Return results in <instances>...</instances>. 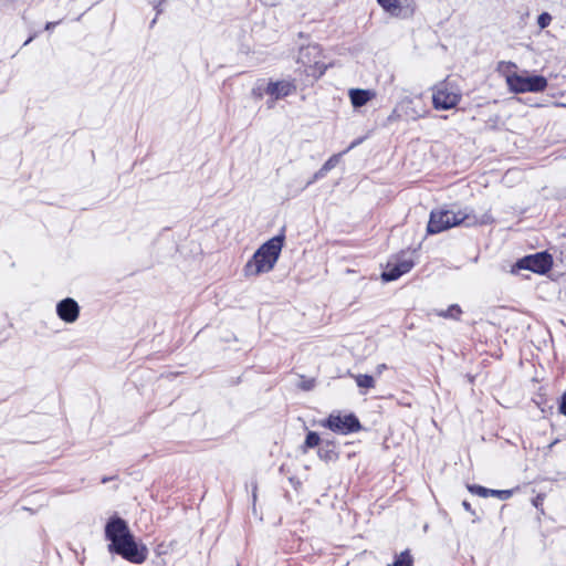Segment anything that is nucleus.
<instances>
[{
    "instance_id": "nucleus-1",
    "label": "nucleus",
    "mask_w": 566,
    "mask_h": 566,
    "mask_svg": "<svg viewBox=\"0 0 566 566\" xmlns=\"http://www.w3.org/2000/svg\"><path fill=\"white\" fill-rule=\"evenodd\" d=\"M105 537L111 542L108 545L109 552H114L134 564H142L146 560L147 547L135 542L127 523L123 518L112 517L107 522Z\"/></svg>"
},
{
    "instance_id": "nucleus-2",
    "label": "nucleus",
    "mask_w": 566,
    "mask_h": 566,
    "mask_svg": "<svg viewBox=\"0 0 566 566\" xmlns=\"http://www.w3.org/2000/svg\"><path fill=\"white\" fill-rule=\"evenodd\" d=\"M283 242L284 235L281 234L263 243L244 265V275L256 276L261 273L270 272L279 260Z\"/></svg>"
},
{
    "instance_id": "nucleus-3",
    "label": "nucleus",
    "mask_w": 566,
    "mask_h": 566,
    "mask_svg": "<svg viewBox=\"0 0 566 566\" xmlns=\"http://www.w3.org/2000/svg\"><path fill=\"white\" fill-rule=\"evenodd\" d=\"M476 222V217L471 216L464 210L453 211L446 209H437L430 212L427 232L429 234H437L460 224L470 227L475 224Z\"/></svg>"
},
{
    "instance_id": "nucleus-4",
    "label": "nucleus",
    "mask_w": 566,
    "mask_h": 566,
    "mask_svg": "<svg viewBox=\"0 0 566 566\" xmlns=\"http://www.w3.org/2000/svg\"><path fill=\"white\" fill-rule=\"evenodd\" d=\"M461 101L460 90L448 81H442L433 87L432 104L436 109H451Z\"/></svg>"
},
{
    "instance_id": "nucleus-5",
    "label": "nucleus",
    "mask_w": 566,
    "mask_h": 566,
    "mask_svg": "<svg viewBox=\"0 0 566 566\" xmlns=\"http://www.w3.org/2000/svg\"><path fill=\"white\" fill-rule=\"evenodd\" d=\"M509 88L514 93H539L546 90L548 83L542 75L523 76L512 74L506 77Z\"/></svg>"
},
{
    "instance_id": "nucleus-6",
    "label": "nucleus",
    "mask_w": 566,
    "mask_h": 566,
    "mask_svg": "<svg viewBox=\"0 0 566 566\" xmlns=\"http://www.w3.org/2000/svg\"><path fill=\"white\" fill-rule=\"evenodd\" d=\"M321 426L340 434L357 432L361 428L359 420L354 415L342 416L340 413H331L321 422Z\"/></svg>"
},
{
    "instance_id": "nucleus-7",
    "label": "nucleus",
    "mask_w": 566,
    "mask_h": 566,
    "mask_svg": "<svg viewBox=\"0 0 566 566\" xmlns=\"http://www.w3.org/2000/svg\"><path fill=\"white\" fill-rule=\"evenodd\" d=\"M553 259L547 252H538L532 255H526L517 261L518 269L530 270L535 273L544 274L551 270Z\"/></svg>"
},
{
    "instance_id": "nucleus-8",
    "label": "nucleus",
    "mask_w": 566,
    "mask_h": 566,
    "mask_svg": "<svg viewBox=\"0 0 566 566\" xmlns=\"http://www.w3.org/2000/svg\"><path fill=\"white\" fill-rule=\"evenodd\" d=\"M415 261V250H407L397 254L395 262L391 263V281L398 280L400 276L408 273L413 268Z\"/></svg>"
},
{
    "instance_id": "nucleus-9",
    "label": "nucleus",
    "mask_w": 566,
    "mask_h": 566,
    "mask_svg": "<svg viewBox=\"0 0 566 566\" xmlns=\"http://www.w3.org/2000/svg\"><path fill=\"white\" fill-rule=\"evenodd\" d=\"M395 113L398 116L416 119L424 114V108L420 97H406L397 104Z\"/></svg>"
},
{
    "instance_id": "nucleus-10",
    "label": "nucleus",
    "mask_w": 566,
    "mask_h": 566,
    "mask_svg": "<svg viewBox=\"0 0 566 566\" xmlns=\"http://www.w3.org/2000/svg\"><path fill=\"white\" fill-rule=\"evenodd\" d=\"M59 317L66 323H74L80 315L78 304L73 298H64L56 305Z\"/></svg>"
},
{
    "instance_id": "nucleus-11",
    "label": "nucleus",
    "mask_w": 566,
    "mask_h": 566,
    "mask_svg": "<svg viewBox=\"0 0 566 566\" xmlns=\"http://www.w3.org/2000/svg\"><path fill=\"white\" fill-rule=\"evenodd\" d=\"M296 91V86L291 81L271 82L265 90L266 94L276 99L286 97Z\"/></svg>"
},
{
    "instance_id": "nucleus-12",
    "label": "nucleus",
    "mask_w": 566,
    "mask_h": 566,
    "mask_svg": "<svg viewBox=\"0 0 566 566\" xmlns=\"http://www.w3.org/2000/svg\"><path fill=\"white\" fill-rule=\"evenodd\" d=\"M415 0H391V17L407 19L413 15Z\"/></svg>"
},
{
    "instance_id": "nucleus-13",
    "label": "nucleus",
    "mask_w": 566,
    "mask_h": 566,
    "mask_svg": "<svg viewBox=\"0 0 566 566\" xmlns=\"http://www.w3.org/2000/svg\"><path fill=\"white\" fill-rule=\"evenodd\" d=\"M468 490L482 497L495 496L502 501L509 500L513 495L512 490H492L481 485H468Z\"/></svg>"
},
{
    "instance_id": "nucleus-14",
    "label": "nucleus",
    "mask_w": 566,
    "mask_h": 566,
    "mask_svg": "<svg viewBox=\"0 0 566 566\" xmlns=\"http://www.w3.org/2000/svg\"><path fill=\"white\" fill-rule=\"evenodd\" d=\"M339 161V155H333L329 159H327L324 165L313 175V177L305 184L303 189L307 188L315 181L324 178L328 171L336 167Z\"/></svg>"
},
{
    "instance_id": "nucleus-15",
    "label": "nucleus",
    "mask_w": 566,
    "mask_h": 566,
    "mask_svg": "<svg viewBox=\"0 0 566 566\" xmlns=\"http://www.w3.org/2000/svg\"><path fill=\"white\" fill-rule=\"evenodd\" d=\"M373 95L374 94L367 90L352 88L349 91V98L354 107L364 106Z\"/></svg>"
},
{
    "instance_id": "nucleus-16",
    "label": "nucleus",
    "mask_w": 566,
    "mask_h": 566,
    "mask_svg": "<svg viewBox=\"0 0 566 566\" xmlns=\"http://www.w3.org/2000/svg\"><path fill=\"white\" fill-rule=\"evenodd\" d=\"M391 566H413V558L408 549L396 556Z\"/></svg>"
},
{
    "instance_id": "nucleus-17",
    "label": "nucleus",
    "mask_w": 566,
    "mask_h": 566,
    "mask_svg": "<svg viewBox=\"0 0 566 566\" xmlns=\"http://www.w3.org/2000/svg\"><path fill=\"white\" fill-rule=\"evenodd\" d=\"M321 438L316 432H308L304 442V452L307 449L315 448L319 444Z\"/></svg>"
},
{
    "instance_id": "nucleus-18",
    "label": "nucleus",
    "mask_w": 566,
    "mask_h": 566,
    "mask_svg": "<svg viewBox=\"0 0 566 566\" xmlns=\"http://www.w3.org/2000/svg\"><path fill=\"white\" fill-rule=\"evenodd\" d=\"M357 386L360 388H371L374 387V378L369 375H358L356 376Z\"/></svg>"
},
{
    "instance_id": "nucleus-19",
    "label": "nucleus",
    "mask_w": 566,
    "mask_h": 566,
    "mask_svg": "<svg viewBox=\"0 0 566 566\" xmlns=\"http://www.w3.org/2000/svg\"><path fill=\"white\" fill-rule=\"evenodd\" d=\"M552 22V15L547 12H543L538 15L537 24L541 29H545Z\"/></svg>"
},
{
    "instance_id": "nucleus-20",
    "label": "nucleus",
    "mask_w": 566,
    "mask_h": 566,
    "mask_svg": "<svg viewBox=\"0 0 566 566\" xmlns=\"http://www.w3.org/2000/svg\"><path fill=\"white\" fill-rule=\"evenodd\" d=\"M462 313L461 308L458 305H451L446 313H442L446 317L459 318Z\"/></svg>"
},
{
    "instance_id": "nucleus-21",
    "label": "nucleus",
    "mask_w": 566,
    "mask_h": 566,
    "mask_svg": "<svg viewBox=\"0 0 566 566\" xmlns=\"http://www.w3.org/2000/svg\"><path fill=\"white\" fill-rule=\"evenodd\" d=\"M318 455L319 458L322 459H325V460H331L333 459V457L335 455L334 451L331 450V449H326L324 447L319 448L318 449Z\"/></svg>"
},
{
    "instance_id": "nucleus-22",
    "label": "nucleus",
    "mask_w": 566,
    "mask_h": 566,
    "mask_svg": "<svg viewBox=\"0 0 566 566\" xmlns=\"http://www.w3.org/2000/svg\"><path fill=\"white\" fill-rule=\"evenodd\" d=\"M559 412L566 416V391L562 396Z\"/></svg>"
},
{
    "instance_id": "nucleus-23",
    "label": "nucleus",
    "mask_w": 566,
    "mask_h": 566,
    "mask_svg": "<svg viewBox=\"0 0 566 566\" xmlns=\"http://www.w3.org/2000/svg\"><path fill=\"white\" fill-rule=\"evenodd\" d=\"M543 501H544V495L542 494H538L536 497L533 499L532 503L535 507H539L543 505Z\"/></svg>"
},
{
    "instance_id": "nucleus-24",
    "label": "nucleus",
    "mask_w": 566,
    "mask_h": 566,
    "mask_svg": "<svg viewBox=\"0 0 566 566\" xmlns=\"http://www.w3.org/2000/svg\"><path fill=\"white\" fill-rule=\"evenodd\" d=\"M462 506L464 507L465 511L470 512L471 514H474V511L469 502L463 501Z\"/></svg>"
},
{
    "instance_id": "nucleus-25",
    "label": "nucleus",
    "mask_w": 566,
    "mask_h": 566,
    "mask_svg": "<svg viewBox=\"0 0 566 566\" xmlns=\"http://www.w3.org/2000/svg\"><path fill=\"white\" fill-rule=\"evenodd\" d=\"M378 2L386 11H389V0H378Z\"/></svg>"
},
{
    "instance_id": "nucleus-26",
    "label": "nucleus",
    "mask_w": 566,
    "mask_h": 566,
    "mask_svg": "<svg viewBox=\"0 0 566 566\" xmlns=\"http://www.w3.org/2000/svg\"><path fill=\"white\" fill-rule=\"evenodd\" d=\"M381 279H382V281H385V282H389V271H386V270H385V271L381 273Z\"/></svg>"
},
{
    "instance_id": "nucleus-27",
    "label": "nucleus",
    "mask_w": 566,
    "mask_h": 566,
    "mask_svg": "<svg viewBox=\"0 0 566 566\" xmlns=\"http://www.w3.org/2000/svg\"><path fill=\"white\" fill-rule=\"evenodd\" d=\"M55 25H56V22H48V23L45 24V30H51V29H53Z\"/></svg>"
},
{
    "instance_id": "nucleus-28",
    "label": "nucleus",
    "mask_w": 566,
    "mask_h": 566,
    "mask_svg": "<svg viewBox=\"0 0 566 566\" xmlns=\"http://www.w3.org/2000/svg\"><path fill=\"white\" fill-rule=\"evenodd\" d=\"M32 38H29L24 44H28L29 42H31Z\"/></svg>"
},
{
    "instance_id": "nucleus-29",
    "label": "nucleus",
    "mask_w": 566,
    "mask_h": 566,
    "mask_svg": "<svg viewBox=\"0 0 566 566\" xmlns=\"http://www.w3.org/2000/svg\"><path fill=\"white\" fill-rule=\"evenodd\" d=\"M102 482H103V483H106V482H107V478H104V479L102 480Z\"/></svg>"
},
{
    "instance_id": "nucleus-30",
    "label": "nucleus",
    "mask_w": 566,
    "mask_h": 566,
    "mask_svg": "<svg viewBox=\"0 0 566 566\" xmlns=\"http://www.w3.org/2000/svg\"><path fill=\"white\" fill-rule=\"evenodd\" d=\"M387 566H389V564Z\"/></svg>"
}]
</instances>
